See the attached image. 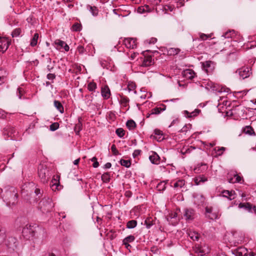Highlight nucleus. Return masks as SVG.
I'll use <instances>...</instances> for the list:
<instances>
[{"instance_id": "f257e3e1", "label": "nucleus", "mask_w": 256, "mask_h": 256, "mask_svg": "<svg viewBox=\"0 0 256 256\" xmlns=\"http://www.w3.org/2000/svg\"><path fill=\"white\" fill-rule=\"evenodd\" d=\"M3 198L8 206L14 204L18 198L17 191L15 188L10 186L3 194Z\"/></svg>"}, {"instance_id": "f03ea898", "label": "nucleus", "mask_w": 256, "mask_h": 256, "mask_svg": "<svg viewBox=\"0 0 256 256\" xmlns=\"http://www.w3.org/2000/svg\"><path fill=\"white\" fill-rule=\"evenodd\" d=\"M39 207L42 212H50L53 207L54 204L50 198H44L39 203Z\"/></svg>"}, {"instance_id": "7ed1b4c3", "label": "nucleus", "mask_w": 256, "mask_h": 256, "mask_svg": "<svg viewBox=\"0 0 256 256\" xmlns=\"http://www.w3.org/2000/svg\"><path fill=\"white\" fill-rule=\"evenodd\" d=\"M38 174L41 181L44 183L46 182L50 176L49 171L42 165L38 166Z\"/></svg>"}, {"instance_id": "20e7f679", "label": "nucleus", "mask_w": 256, "mask_h": 256, "mask_svg": "<svg viewBox=\"0 0 256 256\" xmlns=\"http://www.w3.org/2000/svg\"><path fill=\"white\" fill-rule=\"evenodd\" d=\"M236 74H238L240 78L242 80L250 76L252 74L250 70L248 67H242L238 69L236 72Z\"/></svg>"}, {"instance_id": "39448f33", "label": "nucleus", "mask_w": 256, "mask_h": 256, "mask_svg": "<svg viewBox=\"0 0 256 256\" xmlns=\"http://www.w3.org/2000/svg\"><path fill=\"white\" fill-rule=\"evenodd\" d=\"M10 44V40L6 37L0 36V52H6Z\"/></svg>"}, {"instance_id": "423d86ee", "label": "nucleus", "mask_w": 256, "mask_h": 256, "mask_svg": "<svg viewBox=\"0 0 256 256\" xmlns=\"http://www.w3.org/2000/svg\"><path fill=\"white\" fill-rule=\"evenodd\" d=\"M215 64L214 62L208 60L202 63L204 70L208 74L212 73L214 69Z\"/></svg>"}, {"instance_id": "0eeeda50", "label": "nucleus", "mask_w": 256, "mask_h": 256, "mask_svg": "<svg viewBox=\"0 0 256 256\" xmlns=\"http://www.w3.org/2000/svg\"><path fill=\"white\" fill-rule=\"evenodd\" d=\"M193 198L194 204L198 206L202 205L204 202L205 198L200 194H194L193 195Z\"/></svg>"}, {"instance_id": "6e6552de", "label": "nucleus", "mask_w": 256, "mask_h": 256, "mask_svg": "<svg viewBox=\"0 0 256 256\" xmlns=\"http://www.w3.org/2000/svg\"><path fill=\"white\" fill-rule=\"evenodd\" d=\"M238 207L239 208H244L246 210L250 212H255L256 211V208L255 206L252 208V206L248 202H240L238 204Z\"/></svg>"}, {"instance_id": "1a4fd4ad", "label": "nucleus", "mask_w": 256, "mask_h": 256, "mask_svg": "<svg viewBox=\"0 0 256 256\" xmlns=\"http://www.w3.org/2000/svg\"><path fill=\"white\" fill-rule=\"evenodd\" d=\"M124 44L127 48H134L136 47V41L134 38H126L124 40Z\"/></svg>"}, {"instance_id": "9d476101", "label": "nucleus", "mask_w": 256, "mask_h": 256, "mask_svg": "<svg viewBox=\"0 0 256 256\" xmlns=\"http://www.w3.org/2000/svg\"><path fill=\"white\" fill-rule=\"evenodd\" d=\"M190 238L194 241H198L200 238V234L197 232L188 230L186 232Z\"/></svg>"}, {"instance_id": "9b49d317", "label": "nucleus", "mask_w": 256, "mask_h": 256, "mask_svg": "<svg viewBox=\"0 0 256 256\" xmlns=\"http://www.w3.org/2000/svg\"><path fill=\"white\" fill-rule=\"evenodd\" d=\"M184 216L186 220H192L194 217V211L192 208H186L184 210Z\"/></svg>"}, {"instance_id": "f8f14e48", "label": "nucleus", "mask_w": 256, "mask_h": 256, "mask_svg": "<svg viewBox=\"0 0 256 256\" xmlns=\"http://www.w3.org/2000/svg\"><path fill=\"white\" fill-rule=\"evenodd\" d=\"M154 64V59L152 56L145 57L142 64V66L147 67L150 66Z\"/></svg>"}, {"instance_id": "ddd939ff", "label": "nucleus", "mask_w": 256, "mask_h": 256, "mask_svg": "<svg viewBox=\"0 0 256 256\" xmlns=\"http://www.w3.org/2000/svg\"><path fill=\"white\" fill-rule=\"evenodd\" d=\"M162 107H156L152 108L150 111V113L148 114L147 117H149L152 114H158L162 112L165 110L166 106L164 104H162Z\"/></svg>"}, {"instance_id": "4468645a", "label": "nucleus", "mask_w": 256, "mask_h": 256, "mask_svg": "<svg viewBox=\"0 0 256 256\" xmlns=\"http://www.w3.org/2000/svg\"><path fill=\"white\" fill-rule=\"evenodd\" d=\"M54 42L57 48L60 49L61 48H64L66 52L68 51L69 46L64 42L60 40H57Z\"/></svg>"}, {"instance_id": "2eb2a0df", "label": "nucleus", "mask_w": 256, "mask_h": 256, "mask_svg": "<svg viewBox=\"0 0 256 256\" xmlns=\"http://www.w3.org/2000/svg\"><path fill=\"white\" fill-rule=\"evenodd\" d=\"M222 196L227 198L229 200L235 198L236 194L233 190H224L222 192Z\"/></svg>"}, {"instance_id": "dca6fc26", "label": "nucleus", "mask_w": 256, "mask_h": 256, "mask_svg": "<svg viewBox=\"0 0 256 256\" xmlns=\"http://www.w3.org/2000/svg\"><path fill=\"white\" fill-rule=\"evenodd\" d=\"M149 160L153 164H158L160 162V156L155 152H152V154L150 156Z\"/></svg>"}, {"instance_id": "f3484780", "label": "nucleus", "mask_w": 256, "mask_h": 256, "mask_svg": "<svg viewBox=\"0 0 256 256\" xmlns=\"http://www.w3.org/2000/svg\"><path fill=\"white\" fill-rule=\"evenodd\" d=\"M102 95L105 99H108L110 96V91L108 86H104L102 88Z\"/></svg>"}, {"instance_id": "a211bd4d", "label": "nucleus", "mask_w": 256, "mask_h": 256, "mask_svg": "<svg viewBox=\"0 0 256 256\" xmlns=\"http://www.w3.org/2000/svg\"><path fill=\"white\" fill-rule=\"evenodd\" d=\"M242 132L250 136H255L256 134L254 132V128L250 126H247L242 128Z\"/></svg>"}, {"instance_id": "6ab92c4d", "label": "nucleus", "mask_w": 256, "mask_h": 256, "mask_svg": "<svg viewBox=\"0 0 256 256\" xmlns=\"http://www.w3.org/2000/svg\"><path fill=\"white\" fill-rule=\"evenodd\" d=\"M54 104L55 108L61 113L64 112V106L61 102L57 100H54Z\"/></svg>"}, {"instance_id": "aec40b11", "label": "nucleus", "mask_w": 256, "mask_h": 256, "mask_svg": "<svg viewBox=\"0 0 256 256\" xmlns=\"http://www.w3.org/2000/svg\"><path fill=\"white\" fill-rule=\"evenodd\" d=\"M58 178H59V176H56V178L54 176V178L52 180V184L51 186V188L52 190H54V188L56 189L57 187L60 185V182L59 180H58Z\"/></svg>"}, {"instance_id": "412c9836", "label": "nucleus", "mask_w": 256, "mask_h": 256, "mask_svg": "<svg viewBox=\"0 0 256 256\" xmlns=\"http://www.w3.org/2000/svg\"><path fill=\"white\" fill-rule=\"evenodd\" d=\"M82 124L80 122V118H78V122L74 126V130L76 135L79 134L80 131L82 130Z\"/></svg>"}, {"instance_id": "4be33fe9", "label": "nucleus", "mask_w": 256, "mask_h": 256, "mask_svg": "<svg viewBox=\"0 0 256 256\" xmlns=\"http://www.w3.org/2000/svg\"><path fill=\"white\" fill-rule=\"evenodd\" d=\"M184 76L190 79H192L194 77L195 73L192 70H186L184 71Z\"/></svg>"}, {"instance_id": "5701e85b", "label": "nucleus", "mask_w": 256, "mask_h": 256, "mask_svg": "<svg viewBox=\"0 0 256 256\" xmlns=\"http://www.w3.org/2000/svg\"><path fill=\"white\" fill-rule=\"evenodd\" d=\"M185 184L184 180H179L175 182L174 184V187L176 188H182Z\"/></svg>"}, {"instance_id": "b1692460", "label": "nucleus", "mask_w": 256, "mask_h": 256, "mask_svg": "<svg viewBox=\"0 0 256 256\" xmlns=\"http://www.w3.org/2000/svg\"><path fill=\"white\" fill-rule=\"evenodd\" d=\"M38 34L35 33L33 36L32 39L31 40L30 46H34L37 44L38 40Z\"/></svg>"}, {"instance_id": "393cba45", "label": "nucleus", "mask_w": 256, "mask_h": 256, "mask_svg": "<svg viewBox=\"0 0 256 256\" xmlns=\"http://www.w3.org/2000/svg\"><path fill=\"white\" fill-rule=\"evenodd\" d=\"M126 125L130 130H134L136 126V122L132 120H128Z\"/></svg>"}, {"instance_id": "a878e982", "label": "nucleus", "mask_w": 256, "mask_h": 256, "mask_svg": "<svg viewBox=\"0 0 256 256\" xmlns=\"http://www.w3.org/2000/svg\"><path fill=\"white\" fill-rule=\"evenodd\" d=\"M87 88L90 92H95V90L97 88V86L96 83L92 82L88 84Z\"/></svg>"}, {"instance_id": "bb28decb", "label": "nucleus", "mask_w": 256, "mask_h": 256, "mask_svg": "<svg viewBox=\"0 0 256 256\" xmlns=\"http://www.w3.org/2000/svg\"><path fill=\"white\" fill-rule=\"evenodd\" d=\"M241 180V177L238 175L237 174H235L234 175V177L231 178H228V182L230 183H235V182H240Z\"/></svg>"}, {"instance_id": "cd10ccee", "label": "nucleus", "mask_w": 256, "mask_h": 256, "mask_svg": "<svg viewBox=\"0 0 256 256\" xmlns=\"http://www.w3.org/2000/svg\"><path fill=\"white\" fill-rule=\"evenodd\" d=\"M156 188L160 192L164 190L166 188V182L162 181L159 182L156 186Z\"/></svg>"}, {"instance_id": "c85d7f7f", "label": "nucleus", "mask_w": 256, "mask_h": 256, "mask_svg": "<svg viewBox=\"0 0 256 256\" xmlns=\"http://www.w3.org/2000/svg\"><path fill=\"white\" fill-rule=\"evenodd\" d=\"M200 110L198 109H196L194 111L189 112L187 110L184 111V113L188 114V117L191 118L192 116H196L200 112Z\"/></svg>"}, {"instance_id": "c756f323", "label": "nucleus", "mask_w": 256, "mask_h": 256, "mask_svg": "<svg viewBox=\"0 0 256 256\" xmlns=\"http://www.w3.org/2000/svg\"><path fill=\"white\" fill-rule=\"evenodd\" d=\"M137 222L136 220H131L128 221L126 224V228H134L136 227Z\"/></svg>"}, {"instance_id": "7c9ffc66", "label": "nucleus", "mask_w": 256, "mask_h": 256, "mask_svg": "<svg viewBox=\"0 0 256 256\" xmlns=\"http://www.w3.org/2000/svg\"><path fill=\"white\" fill-rule=\"evenodd\" d=\"M154 134L155 138L157 139L158 140L160 141L161 140L163 139V138H162L163 134L161 130H155Z\"/></svg>"}, {"instance_id": "2f4dec72", "label": "nucleus", "mask_w": 256, "mask_h": 256, "mask_svg": "<svg viewBox=\"0 0 256 256\" xmlns=\"http://www.w3.org/2000/svg\"><path fill=\"white\" fill-rule=\"evenodd\" d=\"M102 180L104 182L108 183L110 180V175L108 172L103 174L101 176Z\"/></svg>"}, {"instance_id": "473e14b6", "label": "nucleus", "mask_w": 256, "mask_h": 256, "mask_svg": "<svg viewBox=\"0 0 256 256\" xmlns=\"http://www.w3.org/2000/svg\"><path fill=\"white\" fill-rule=\"evenodd\" d=\"M136 88V84L133 82H128L127 86V89L129 92L134 90Z\"/></svg>"}, {"instance_id": "72a5a7b5", "label": "nucleus", "mask_w": 256, "mask_h": 256, "mask_svg": "<svg viewBox=\"0 0 256 256\" xmlns=\"http://www.w3.org/2000/svg\"><path fill=\"white\" fill-rule=\"evenodd\" d=\"M207 181V178L204 176H200L196 178L194 182L196 184H200V182H204Z\"/></svg>"}, {"instance_id": "f704fd0d", "label": "nucleus", "mask_w": 256, "mask_h": 256, "mask_svg": "<svg viewBox=\"0 0 256 256\" xmlns=\"http://www.w3.org/2000/svg\"><path fill=\"white\" fill-rule=\"evenodd\" d=\"M120 101L121 104L124 106H127V104H128V102L130 101V100L126 96H122L120 97Z\"/></svg>"}, {"instance_id": "c9c22d12", "label": "nucleus", "mask_w": 256, "mask_h": 256, "mask_svg": "<svg viewBox=\"0 0 256 256\" xmlns=\"http://www.w3.org/2000/svg\"><path fill=\"white\" fill-rule=\"evenodd\" d=\"M22 32V29L20 28H15L12 32V37L18 36Z\"/></svg>"}, {"instance_id": "e433bc0d", "label": "nucleus", "mask_w": 256, "mask_h": 256, "mask_svg": "<svg viewBox=\"0 0 256 256\" xmlns=\"http://www.w3.org/2000/svg\"><path fill=\"white\" fill-rule=\"evenodd\" d=\"M82 29V25L78 23H75L72 28V30L75 32H79Z\"/></svg>"}, {"instance_id": "4c0bfd02", "label": "nucleus", "mask_w": 256, "mask_h": 256, "mask_svg": "<svg viewBox=\"0 0 256 256\" xmlns=\"http://www.w3.org/2000/svg\"><path fill=\"white\" fill-rule=\"evenodd\" d=\"M134 240L135 237L132 235H130L125 238L123 240L122 242H124L129 243L133 242Z\"/></svg>"}, {"instance_id": "58836bf2", "label": "nucleus", "mask_w": 256, "mask_h": 256, "mask_svg": "<svg viewBox=\"0 0 256 256\" xmlns=\"http://www.w3.org/2000/svg\"><path fill=\"white\" fill-rule=\"evenodd\" d=\"M120 164L122 166H124L126 168L130 167L131 164L130 160L123 159L120 160Z\"/></svg>"}, {"instance_id": "ea45409f", "label": "nucleus", "mask_w": 256, "mask_h": 256, "mask_svg": "<svg viewBox=\"0 0 256 256\" xmlns=\"http://www.w3.org/2000/svg\"><path fill=\"white\" fill-rule=\"evenodd\" d=\"M189 0H176V6L178 8H181L184 5L186 2H188Z\"/></svg>"}, {"instance_id": "a19ab883", "label": "nucleus", "mask_w": 256, "mask_h": 256, "mask_svg": "<svg viewBox=\"0 0 256 256\" xmlns=\"http://www.w3.org/2000/svg\"><path fill=\"white\" fill-rule=\"evenodd\" d=\"M89 10L94 16H96L98 14V10L95 6H88Z\"/></svg>"}, {"instance_id": "79ce46f5", "label": "nucleus", "mask_w": 256, "mask_h": 256, "mask_svg": "<svg viewBox=\"0 0 256 256\" xmlns=\"http://www.w3.org/2000/svg\"><path fill=\"white\" fill-rule=\"evenodd\" d=\"M116 132L120 138H122L125 134L124 130L122 128H118Z\"/></svg>"}, {"instance_id": "37998d69", "label": "nucleus", "mask_w": 256, "mask_h": 256, "mask_svg": "<svg viewBox=\"0 0 256 256\" xmlns=\"http://www.w3.org/2000/svg\"><path fill=\"white\" fill-rule=\"evenodd\" d=\"M180 50L178 48H170L168 52L170 55H175L179 53Z\"/></svg>"}, {"instance_id": "c03bdc74", "label": "nucleus", "mask_w": 256, "mask_h": 256, "mask_svg": "<svg viewBox=\"0 0 256 256\" xmlns=\"http://www.w3.org/2000/svg\"><path fill=\"white\" fill-rule=\"evenodd\" d=\"M207 217L211 220H216L218 218V216L217 212H212V213L208 214Z\"/></svg>"}, {"instance_id": "a18cd8bd", "label": "nucleus", "mask_w": 256, "mask_h": 256, "mask_svg": "<svg viewBox=\"0 0 256 256\" xmlns=\"http://www.w3.org/2000/svg\"><path fill=\"white\" fill-rule=\"evenodd\" d=\"M226 148L224 147H216L214 148V150L216 151V154L218 156L222 155L224 152Z\"/></svg>"}, {"instance_id": "49530a36", "label": "nucleus", "mask_w": 256, "mask_h": 256, "mask_svg": "<svg viewBox=\"0 0 256 256\" xmlns=\"http://www.w3.org/2000/svg\"><path fill=\"white\" fill-rule=\"evenodd\" d=\"M59 128V124L58 122H54L50 126V130L51 131H55Z\"/></svg>"}, {"instance_id": "de8ad7c7", "label": "nucleus", "mask_w": 256, "mask_h": 256, "mask_svg": "<svg viewBox=\"0 0 256 256\" xmlns=\"http://www.w3.org/2000/svg\"><path fill=\"white\" fill-rule=\"evenodd\" d=\"M84 100L85 101L86 104L89 106L91 104L92 102V96L88 94L86 95L85 96V98Z\"/></svg>"}, {"instance_id": "09e8293b", "label": "nucleus", "mask_w": 256, "mask_h": 256, "mask_svg": "<svg viewBox=\"0 0 256 256\" xmlns=\"http://www.w3.org/2000/svg\"><path fill=\"white\" fill-rule=\"evenodd\" d=\"M5 238V232L3 228L0 226V242H2Z\"/></svg>"}, {"instance_id": "8fccbe9b", "label": "nucleus", "mask_w": 256, "mask_h": 256, "mask_svg": "<svg viewBox=\"0 0 256 256\" xmlns=\"http://www.w3.org/2000/svg\"><path fill=\"white\" fill-rule=\"evenodd\" d=\"M6 72L3 70H0V85L4 82V74H6Z\"/></svg>"}, {"instance_id": "3c124183", "label": "nucleus", "mask_w": 256, "mask_h": 256, "mask_svg": "<svg viewBox=\"0 0 256 256\" xmlns=\"http://www.w3.org/2000/svg\"><path fill=\"white\" fill-rule=\"evenodd\" d=\"M16 94L18 98L21 99L23 94V89L22 88H18L17 90Z\"/></svg>"}, {"instance_id": "603ef678", "label": "nucleus", "mask_w": 256, "mask_h": 256, "mask_svg": "<svg viewBox=\"0 0 256 256\" xmlns=\"http://www.w3.org/2000/svg\"><path fill=\"white\" fill-rule=\"evenodd\" d=\"M111 150L114 155L116 156V155L118 154V152L117 150L115 144H112V146Z\"/></svg>"}, {"instance_id": "864d4df0", "label": "nucleus", "mask_w": 256, "mask_h": 256, "mask_svg": "<svg viewBox=\"0 0 256 256\" xmlns=\"http://www.w3.org/2000/svg\"><path fill=\"white\" fill-rule=\"evenodd\" d=\"M141 153V150H134L132 156L134 158H136Z\"/></svg>"}, {"instance_id": "5fc2aeb1", "label": "nucleus", "mask_w": 256, "mask_h": 256, "mask_svg": "<svg viewBox=\"0 0 256 256\" xmlns=\"http://www.w3.org/2000/svg\"><path fill=\"white\" fill-rule=\"evenodd\" d=\"M157 40V39L156 38H150V40H146V42L149 44H154L155 42H156Z\"/></svg>"}, {"instance_id": "6e6d98bb", "label": "nucleus", "mask_w": 256, "mask_h": 256, "mask_svg": "<svg viewBox=\"0 0 256 256\" xmlns=\"http://www.w3.org/2000/svg\"><path fill=\"white\" fill-rule=\"evenodd\" d=\"M146 10L144 9V6H140L138 8V12L140 14H144Z\"/></svg>"}, {"instance_id": "4d7b16f0", "label": "nucleus", "mask_w": 256, "mask_h": 256, "mask_svg": "<svg viewBox=\"0 0 256 256\" xmlns=\"http://www.w3.org/2000/svg\"><path fill=\"white\" fill-rule=\"evenodd\" d=\"M210 37V35H207L204 34H200V38L202 40H206L207 38Z\"/></svg>"}, {"instance_id": "13d9d810", "label": "nucleus", "mask_w": 256, "mask_h": 256, "mask_svg": "<svg viewBox=\"0 0 256 256\" xmlns=\"http://www.w3.org/2000/svg\"><path fill=\"white\" fill-rule=\"evenodd\" d=\"M47 78L50 80H53L55 78H56V76L54 74H47Z\"/></svg>"}, {"instance_id": "bf43d9fd", "label": "nucleus", "mask_w": 256, "mask_h": 256, "mask_svg": "<svg viewBox=\"0 0 256 256\" xmlns=\"http://www.w3.org/2000/svg\"><path fill=\"white\" fill-rule=\"evenodd\" d=\"M212 212H213V209H212V208H211V207H206V216L208 214H210L212 213Z\"/></svg>"}, {"instance_id": "052dcab7", "label": "nucleus", "mask_w": 256, "mask_h": 256, "mask_svg": "<svg viewBox=\"0 0 256 256\" xmlns=\"http://www.w3.org/2000/svg\"><path fill=\"white\" fill-rule=\"evenodd\" d=\"M6 117V112L2 110V109H0V118H4Z\"/></svg>"}, {"instance_id": "680f3d73", "label": "nucleus", "mask_w": 256, "mask_h": 256, "mask_svg": "<svg viewBox=\"0 0 256 256\" xmlns=\"http://www.w3.org/2000/svg\"><path fill=\"white\" fill-rule=\"evenodd\" d=\"M78 50L80 54H83L84 52V48L82 46H79L78 47Z\"/></svg>"}, {"instance_id": "e2e57ef3", "label": "nucleus", "mask_w": 256, "mask_h": 256, "mask_svg": "<svg viewBox=\"0 0 256 256\" xmlns=\"http://www.w3.org/2000/svg\"><path fill=\"white\" fill-rule=\"evenodd\" d=\"M231 31L226 32L222 36L224 38H229L231 37Z\"/></svg>"}, {"instance_id": "0e129e2a", "label": "nucleus", "mask_w": 256, "mask_h": 256, "mask_svg": "<svg viewBox=\"0 0 256 256\" xmlns=\"http://www.w3.org/2000/svg\"><path fill=\"white\" fill-rule=\"evenodd\" d=\"M238 252L239 254L241 256H242L243 254H246V253L243 254L244 252V249L243 248H238Z\"/></svg>"}, {"instance_id": "69168bd1", "label": "nucleus", "mask_w": 256, "mask_h": 256, "mask_svg": "<svg viewBox=\"0 0 256 256\" xmlns=\"http://www.w3.org/2000/svg\"><path fill=\"white\" fill-rule=\"evenodd\" d=\"M122 244L124 245L126 248L130 252V249L132 248V246L128 243L124 242H122Z\"/></svg>"}, {"instance_id": "338daca9", "label": "nucleus", "mask_w": 256, "mask_h": 256, "mask_svg": "<svg viewBox=\"0 0 256 256\" xmlns=\"http://www.w3.org/2000/svg\"><path fill=\"white\" fill-rule=\"evenodd\" d=\"M178 118L174 120L168 127L170 128V127L173 126L174 124H178Z\"/></svg>"}, {"instance_id": "774afa93", "label": "nucleus", "mask_w": 256, "mask_h": 256, "mask_svg": "<svg viewBox=\"0 0 256 256\" xmlns=\"http://www.w3.org/2000/svg\"><path fill=\"white\" fill-rule=\"evenodd\" d=\"M112 166V164L110 162L106 163L104 166V168L105 169L110 168Z\"/></svg>"}]
</instances>
